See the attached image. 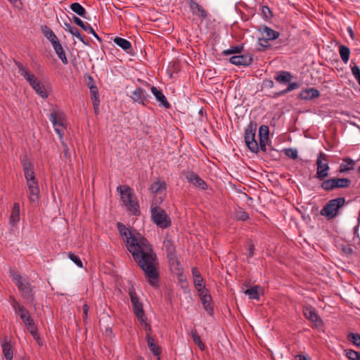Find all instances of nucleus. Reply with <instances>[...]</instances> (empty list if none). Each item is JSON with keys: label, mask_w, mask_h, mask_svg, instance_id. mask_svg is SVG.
<instances>
[{"label": "nucleus", "mask_w": 360, "mask_h": 360, "mask_svg": "<svg viewBox=\"0 0 360 360\" xmlns=\"http://www.w3.org/2000/svg\"><path fill=\"white\" fill-rule=\"evenodd\" d=\"M129 295L130 297V300L131 302L133 311L135 314L144 311L143 308V304L141 302L138 295L136 292V290L134 288H131L129 290Z\"/></svg>", "instance_id": "nucleus-15"}, {"label": "nucleus", "mask_w": 360, "mask_h": 360, "mask_svg": "<svg viewBox=\"0 0 360 360\" xmlns=\"http://www.w3.org/2000/svg\"><path fill=\"white\" fill-rule=\"evenodd\" d=\"M130 98L134 102L146 106L149 103L150 96L143 88L137 87L131 91Z\"/></svg>", "instance_id": "nucleus-13"}, {"label": "nucleus", "mask_w": 360, "mask_h": 360, "mask_svg": "<svg viewBox=\"0 0 360 360\" xmlns=\"http://www.w3.org/2000/svg\"><path fill=\"white\" fill-rule=\"evenodd\" d=\"M348 341L354 346L360 349V334L356 333H349L347 335Z\"/></svg>", "instance_id": "nucleus-38"}, {"label": "nucleus", "mask_w": 360, "mask_h": 360, "mask_svg": "<svg viewBox=\"0 0 360 360\" xmlns=\"http://www.w3.org/2000/svg\"><path fill=\"white\" fill-rule=\"evenodd\" d=\"M89 90H90V94H91V101H95V103L96 105L98 101H100L99 96H98V88L96 85L91 84Z\"/></svg>", "instance_id": "nucleus-43"}, {"label": "nucleus", "mask_w": 360, "mask_h": 360, "mask_svg": "<svg viewBox=\"0 0 360 360\" xmlns=\"http://www.w3.org/2000/svg\"><path fill=\"white\" fill-rule=\"evenodd\" d=\"M248 257H253L254 251H255V245H254V244H252V243L248 244Z\"/></svg>", "instance_id": "nucleus-57"}, {"label": "nucleus", "mask_w": 360, "mask_h": 360, "mask_svg": "<svg viewBox=\"0 0 360 360\" xmlns=\"http://www.w3.org/2000/svg\"><path fill=\"white\" fill-rule=\"evenodd\" d=\"M203 281H203L202 277L200 278H194L193 279V283H194L195 287L196 288V290L198 289H200L201 288L205 287L204 285Z\"/></svg>", "instance_id": "nucleus-51"}, {"label": "nucleus", "mask_w": 360, "mask_h": 360, "mask_svg": "<svg viewBox=\"0 0 360 360\" xmlns=\"http://www.w3.org/2000/svg\"><path fill=\"white\" fill-rule=\"evenodd\" d=\"M150 212L153 222L158 227L166 229L171 226L172 222L169 216L161 207L151 206Z\"/></svg>", "instance_id": "nucleus-7"}, {"label": "nucleus", "mask_w": 360, "mask_h": 360, "mask_svg": "<svg viewBox=\"0 0 360 360\" xmlns=\"http://www.w3.org/2000/svg\"><path fill=\"white\" fill-rule=\"evenodd\" d=\"M263 86L265 87V88H273L274 86V83L272 80L271 79H265L263 81Z\"/></svg>", "instance_id": "nucleus-59"}, {"label": "nucleus", "mask_w": 360, "mask_h": 360, "mask_svg": "<svg viewBox=\"0 0 360 360\" xmlns=\"http://www.w3.org/2000/svg\"><path fill=\"white\" fill-rule=\"evenodd\" d=\"M117 227L124 239L128 251L143 271L148 282L153 287H158L159 274L158 262L155 253L146 238L135 230H129L124 224L118 222Z\"/></svg>", "instance_id": "nucleus-1"}, {"label": "nucleus", "mask_w": 360, "mask_h": 360, "mask_svg": "<svg viewBox=\"0 0 360 360\" xmlns=\"http://www.w3.org/2000/svg\"><path fill=\"white\" fill-rule=\"evenodd\" d=\"M192 339L200 350L203 351L205 349V346L195 330L192 331Z\"/></svg>", "instance_id": "nucleus-41"}, {"label": "nucleus", "mask_w": 360, "mask_h": 360, "mask_svg": "<svg viewBox=\"0 0 360 360\" xmlns=\"http://www.w3.org/2000/svg\"><path fill=\"white\" fill-rule=\"evenodd\" d=\"M65 31L70 32L72 36L76 37L80 41L84 43V44H87V42L85 41L84 37L81 34L79 30L72 26L70 23H65Z\"/></svg>", "instance_id": "nucleus-30"}, {"label": "nucleus", "mask_w": 360, "mask_h": 360, "mask_svg": "<svg viewBox=\"0 0 360 360\" xmlns=\"http://www.w3.org/2000/svg\"><path fill=\"white\" fill-rule=\"evenodd\" d=\"M92 104H93V106H94V109L95 110V113L98 114V111H99L100 101H98L96 105L95 101H92Z\"/></svg>", "instance_id": "nucleus-63"}, {"label": "nucleus", "mask_w": 360, "mask_h": 360, "mask_svg": "<svg viewBox=\"0 0 360 360\" xmlns=\"http://www.w3.org/2000/svg\"><path fill=\"white\" fill-rule=\"evenodd\" d=\"M49 120L54 127L56 133L58 135L60 140L63 141L64 130L65 129L64 124V113L60 110H54L50 114Z\"/></svg>", "instance_id": "nucleus-9"}, {"label": "nucleus", "mask_w": 360, "mask_h": 360, "mask_svg": "<svg viewBox=\"0 0 360 360\" xmlns=\"http://www.w3.org/2000/svg\"><path fill=\"white\" fill-rule=\"evenodd\" d=\"M259 136L264 139H269V127L266 125L260 126L259 129Z\"/></svg>", "instance_id": "nucleus-47"}, {"label": "nucleus", "mask_w": 360, "mask_h": 360, "mask_svg": "<svg viewBox=\"0 0 360 360\" xmlns=\"http://www.w3.org/2000/svg\"><path fill=\"white\" fill-rule=\"evenodd\" d=\"M150 191L155 194L165 195L167 184L165 181H157L153 182L150 187Z\"/></svg>", "instance_id": "nucleus-25"}, {"label": "nucleus", "mask_w": 360, "mask_h": 360, "mask_svg": "<svg viewBox=\"0 0 360 360\" xmlns=\"http://www.w3.org/2000/svg\"><path fill=\"white\" fill-rule=\"evenodd\" d=\"M2 352L6 360H13V347L10 341L5 339L1 343Z\"/></svg>", "instance_id": "nucleus-23"}, {"label": "nucleus", "mask_w": 360, "mask_h": 360, "mask_svg": "<svg viewBox=\"0 0 360 360\" xmlns=\"http://www.w3.org/2000/svg\"><path fill=\"white\" fill-rule=\"evenodd\" d=\"M152 94L156 98V99L160 103V105L165 107L168 109L171 107L170 103L167 101V98L163 94L161 90L158 89L155 86H152L150 88Z\"/></svg>", "instance_id": "nucleus-20"}, {"label": "nucleus", "mask_w": 360, "mask_h": 360, "mask_svg": "<svg viewBox=\"0 0 360 360\" xmlns=\"http://www.w3.org/2000/svg\"><path fill=\"white\" fill-rule=\"evenodd\" d=\"M303 314L306 319L310 321L316 327H320L323 325L321 319L316 312L315 308L310 305H307L303 307Z\"/></svg>", "instance_id": "nucleus-14"}, {"label": "nucleus", "mask_w": 360, "mask_h": 360, "mask_svg": "<svg viewBox=\"0 0 360 360\" xmlns=\"http://www.w3.org/2000/svg\"><path fill=\"white\" fill-rule=\"evenodd\" d=\"M321 188L325 191H331L335 188V179L334 178H330L328 179L322 180Z\"/></svg>", "instance_id": "nucleus-37"}, {"label": "nucleus", "mask_w": 360, "mask_h": 360, "mask_svg": "<svg viewBox=\"0 0 360 360\" xmlns=\"http://www.w3.org/2000/svg\"><path fill=\"white\" fill-rule=\"evenodd\" d=\"M188 5L193 15H197L202 19H205L207 18L208 12L195 1L189 0Z\"/></svg>", "instance_id": "nucleus-18"}, {"label": "nucleus", "mask_w": 360, "mask_h": 360, "mask_svg": "<svg viewBox=\"0 0 360 360\" xmlns=\"http://www.w3.org/2000/svg\"><path fill=\"white\" fill-rule=\"evenodd\" d=\"M68 257L78 267H79V268H82L83 267L82 262V260L80 259V258L77 255H75L74 253H72V252H68Z\"/></svg>", "instance_id": "nucleus-46"}, {"label": "nucleus", "mask_w": 360, "mask_h": 360, "mask_svg": "<svg viewBox=\"0 0 360 360\" xmlns=\"http://www.w3.org/2000/svg\"><path fill=\"white\" fill-rule=\"evenodd\" d=\"M269 139H264L263 138H259V149L260 148L263 152H266V143L268 142Z\"/></svg>", "instance_id": "nucleus-53"}, {"label": "nucleus", "mask_w": 360, "mask_h": 360, "mask_svg": "<svg viewBox=\"0 0 360 360\" xmlns=\"http://www.w3.org/2000/svg\"><path fill=\"white\" fill-rule=\"evenodd\" d=\"M20 221V205L18 202L13 204L11 216H10V224L14 226Z\"/></svg>", "instance_id": "nucleus-27"}, {"label": "nucleus", "mask_w": 360, "mask_h": 360, "mask_svg": "<svg viewBox=\"0 0 360 360\" xmlns=\"http://www.w3.org/2000/svg\"><path fill=\"white\" fill-rule=\"evenodd\" d=\"M146 340L148 348L154 356H158L161 354V349L155 342V339L150 335H146Z\"/></svg>", "instance_id": "nucleus-21"}, {"label": "nucleus", "mask_w": 360, "mask_h": 360, "mask_svg": "<svg viewBox=\"0 0 360 360\" xmlns=\"http://www.w3.org/2000/svg\"><path fill=\"white\" fill-rule=\"evenodd\" d=\"M283 152L287 157L292 160H296L298 157L297 150L296 149L292 148H285L283 150Z\"/></svg>", "instance_id": "nucleus-45"}, {"label": "nucleus", "mask_w": 360, "mask_h": 360, "mask_svg": "<svg viewBox=\"0 0 360 360\" xmlns=\"http://www.w3.org/2000/svg\"><path fill=\"white\" fill-rule=\"evenodd\" d=\"M191 272H192V275L193 276V279L202 278L200 271H198V269L196 267H193L191 269Z\"/></svg>", "instance_id": "nucleus-60"}, {"label": "nucleus", "mask_w": 360, "mask_h": 360, "mask_svg": "<svg viewBox=\"0 0 360 360\" xmlns=\"http://www.w3.org/2000/svg\"><path fill=\"white\" fill-rule=\"evenodd\" d=\"M72 20L73 22L80 27H83L84 22L77 16L73 15L72 16Z\"/></svg>", "instance_id": "nucleus-56"}, {"label": "nucleus", "mask_w": 360, "mask_h": 360, "mask_svg": "<svg viewBox=\"0 0 360 360\" xmlns=\"http://www.w3.org/2000/svg\"><path fill=\"white\" fill-rule=\"evenodd\" d=\"M163 247L165 249L167 257L169 261L174 262L176 259V248L174 244V241L172 238L167 236L163 241Z\"/></svg>", "instance_id": "nucleus-17"}, {"label": "nucleus", "mask_w": 360, "mask_h": 360, "mask_svg": "<svg viewBox=\"0 0 360 360\" xmlns=\"http://www.w3.org/2000/svg\"><path fill=\"white\" fill-rule=\"evenodd\" d=\"M299 88V84L297 82H292V83H290L288 86V87L284 89L285 94H288V92L294 90V89H296Z\"/></svg>", "instance_id": "nucleus-52"}, {"label": "nucleus", "mask_w": 360, "mask_h": 360, "mask_svg": "<svg viewBox=\"0 0 360 360\" xmlns=\"http://www.w3.org/2000/svg\"><path fill=\"white\" fill-rule=\"evenodd\" d=\"M113 41L115 44L127 52L131 49V42L124 38L116 37L113 39Z\"/></svg>", "instance_id": "nucleus-31"}, {"label": "nucleus", "mask_w": 360, "mask_h": 360, "mask_svg": "<svg viewBox=\"0 0 360 360\" xmlns=\"http://www.w3.org/2000/svg\"><path fill=\"white\" fill-rule=\"evenodd\" d=\"M316 172L315 178L322 181L329 176L330 167L328 161V155L320 152L316 159Z\"/></svg>", "instance_id": "nucleus-8"}, {"label": "nucleus", "mask_w": 360, "mask_h": 360, "mask_svg": "<svg viewBox=\"0 0 360 360\" xmlns=\"http://www.w3.org/2000/svg\"><path fill=\"white\" fill-rule=\"evenodd\" d=\"M229 62L238 66H249L252 62V56L250 53L233 56L229 58Z\"/></svg>", "instance_id": "nucleus-16"}, {"label": "nucleus", "mask_w": 360, "mask_h": 360, "mask_svg": "<svg viewBox=\"0 0 360 360\" xmlns=\"http://www.w3.org/2000/svg\"><path fill=\"white\" fill-rule=\"evenodd\" d=\"M356 162L351 158L347 157L342 159V163L339 167L340 173H345L354 169Z\"/></svg>", "instance_id": "nucleus-22"}, {"label": "nucleus", "mask_w": 360, "mask_h": 360, "mask_svg": "<svg viewBox=\"0 0 360 360\" xmlns=\"http://www.w3.org/2000/svg\"><path fill=\"white\" fill-rule=\"evenodd\" d=\"M292 78V76L290 72L288 71H280L276 73V75L274 76V79L276 82H278L280 84H285L290 82L291 79Z\"/></svg>", "instance_id": "nucleus-28"}, {"label": "nucleus", "mask_w": 360, "mask_h": 360, "mask_svg": "<svg viewBox=\"0 0 360 360\" xmlns=\"http://www.w3.org/2000/svg\"><path fill=\"white\" fill-rule=\"evenodd\" d=\"M82 311H83V319L84 321H86L88 317V311H89V306L87 304H84L82 306Z\"/></svg>", "instance_id": "nucleus-58"}, {"label": "nucleus", "mask_w": 360, "mask_h": 360, "mask_svg": "<svg viewBox=\"0 0 360 360\" xmlns=\"http://www.w3.org/2000/svg\"><path fill=\"white\" fill-rule=\"evenodd\" d=\"M117 191L120 193L121 200L127 210L134 215H139V205L133 190L128 186H119Z\"/></svg>", "instance_id": "nucleus-5"}, {"label": "nucleus", "mask_w": 360, "mask_h": 360, "mask_svg": "<svg viewBox=\"0 0 360 360\" xmlns=\"http://www.w3.org/2000/svg\"><path fill=\"white\" fill-rule=\"evenodd\" d=\"M335 188H347L351 184V180L347 178H334Z\"/></svg>", "instance_id": "nucleus-35"}, {"label": "nucleus", "mask_w": 360, "mask_h": 360, "mask_svg": "<svg viewBox=\"0 0 360 360\" xmlns=\"http://www.w3.org/2000/svg\"><path fill=\"white\" fill-rule=\"evenodd\" d=\"M142 327L146 331V334L148 333L150 335V333L152 331V328L149 323L147 322L146 323H144V325H143Z\"/></svg>", "instance_id": "nucleus-61"}, {"label": "nucleus", "mask_w": 360, "mask_h": 360, "mask_svg": "<svg viewBox=\"0 0 360 360\" xmlns=\"http://www.w3.org/2000/svg\"><path fill=\"white\" fill-rule=\"evenodd\" d=\"M15 64L18 68V73L29 82L36 93L43 98H48L49 94L42 82L21 63L15 61Z\"/></svg>", "instance_id": "nucleus-4"}, {"label": "nucleus", "mask_w": 360, "mask_h": 360, "mask_svg": "<svg viewBox=\"0 0 360 360\" xmlns=\"http://www.w3.org/2000/svg\"><path fill=\"white\" fill-rule=\"evenodd\" d=\"M346 203L344 197H339L330 200L326 205L321 210V216L326 217L328 219H333L339 214V210L343 207Z\"/></svg>", "instance_id": "nucleus-6"}, {"label": "nucleus", "mask_w": 360, "mask_h": 360, "mask_svg": "<svg viewBox=\"0 0 360 360\" xmlns=\"http://www.w3.org/2000/svg\"><path fill=\"white\" fill-rule=\"evenodd\" d=\"M257 125L252 122L248 126L245 131V142L248 149L252 153L259 152V145L255 139Z\"/></svg>", "instance_id": "nucleus-10"}, {"label": "nucleus", "mask_w": 360, "mask_h": 360, "mask_svg": "<svg viewBox=\"0 0 360 360\" xmlns=\"http://www.w3.org/2000/svg\"><path fill=\"white\" fill-rule=\"evenodd\" d=\"M70 8L74 13H75L78 15L84 18H86V11L79 3H72L70 4Z\"/></svg>", "instance_id": "nucleus-33"}, {"label": "nucleus", "mask_w": 360, "mask_h": 360, "mask_svg": "<svg viewBox=\"0 0 360 360\" xmlns=\"http://www.w3.org/2000/svg\"><path fill=\"white\" fill-rule=\"evenodd\" d=\"M352 73L356 80L357 81L358 84L360 86V68L358 65H354L351 68Z\"/></svg>", "instance_id": "nucleus-48"}, {"label": "nucleus", "mask_w": 360, "mask_h": 360, "mask_svg": "<svg viewBox=\"0 0 360 360\" xmlns=\"http://www.w3.org/2000/svg\"><path fill=\"white\" fill-rule=\"evenodd\" d=\"M261 32L266 40H274L279 37V32L274 31L273 29L267 26L262 27Z\"/></svg>", "instance_id": "nucleus-29"}, {"label": "nucleus", "mask_w": 360, "mask_h": 360, "mask_svg": "<svg viewBox=\"0 0 360 360\" xmlns=\"http://www.w3.org/2000/svg\"><path fill=\"white\" fill-rule=\"evenodd\" d=\"M243 49V46H240V45L234 46L231 47L230 49L224 50L222 51V55L229 56V55H231V54L240 53L242 52Z\"/></svg>", "instance_id": "nucleus-42"}, {"label": "nucleus", "mask_w": 360, "mask_h": 360, "mask_svg": "<svg viewBox=\"0 0 360 360\" xmlns=\"http://www.w3.org/2000/svg\"><path fill=\"white\" fill-rule=\"evenodd\" d=\"M320 96V92L318 89L311 87L300 91L299 98L301 100L309 101Z\"/></svg>", "instance_id": "nucleus-19"}, {"label": "nucleus", "mask_w": 360, "mask_h": 360, "mask_svg": "<svg viewBox=\"0 0 360 360\" xmlns=\"http://www.w3.org/2000/svg\"><path fill=\"white\" fill-rule=\"evenodd\" d=\"M204 309L207 312L208 314L212 315L214 312V309L212 305V299L211 295L204 296V297H201L200 299Z\"/></svg>", "instance_id": "nucleus-32"}, {"label": "nucleus", "mask_w": 360, "mask_h": 360, "mask_svg": "<svg viewBox=\"0 0 360 360\" xmlns=\"http://www.w3.org/2000/svg\"><path fill=\"white\" fill-rule=\"evenodd\" d=\"M52 46L55 51V53L58 56V57L61 60L63 64L68 65V60L66 57V54L64 51V49L62 46L61 44L60 43V41L52 44Z\"/></svg>", "instance_id": "nucleus-26"}, {"label": "nucleus", "mask_w": 360, "mask_h": 360, "mask_svg": "<svg viewBox=\"0 0 360 360\" xmlns=\"http://www.w3.org/2000/svg\"><path fill=\"white\" fill-rule=\"evenodd\" d=\"M81 28L88 33L94 34L95 30L91 27V25L87 22L84 23L83 27Z\"/></svg>", "instance_id": "nucleus-55"}, {"label": "nucleus", "mask_w": 360, "mask_h": 360, "mask_svg": "<svg viewBox=\"0 0 360 360\" xmlns=\"http://www.w3.org/2000/svg\"><path fill=\"white\" fill-rule=\"evenodd\" d=\"M135 316L138 319L141 326L147 323V318L144 311L135 314Z\"/></svg>", "instance_id": "nucleus-49"}, {"label": "nucleus", "mask_w": 360, "mask_h": 360, "mask_svg": "<svg viewBox=\"0 0 360 360\" xmlns=\"http://www.w3.org/2000/svg\"><path fill=\"white\" fill-rule=\"evenodd\" d=\"M338 50L340 58L343 63L345 64L347 63L349 59L350 49L347 46L341 44L338 46Z\"/></svg>", "instance_id": "nucleus-34"}, {"label": "nucleus", "mask_w": 360, "mask_h": 360, "mask_svg": "<svg viewBox=\"0 0 360 360\" xmlns=\"http://www.w3.org/2000/svg\"><path fill=\"white\" fill-rule=\"evenodd\" d=\"M26 326L27 330L32 335H36L38 332L37 326L34 323V319L32 318L29 321L24 323Z\"/></svg>", "instance_id": "nucleus-39"}, {"label": "nucleus", "mask_w": 360, "mask_h": 360, "mask_svg": "<svg viewBox=\"0 0 360 360\" xmlns=\"http://www.w3.org/2000/svg\"><path fill=\"white\" fill-rule=\"evenodd\" d=\"M22 169L28 188L29 200L32 203H37L39 200V188L33 165L29 161H23Z\"/></svg>", "instance_id": "nucleus-3"}, {"label": "nucleus", "mask_w": 360, "mask_h": 360, "mask_svg": "<svg viewBox=\"0 0 360 360\" xmlns=\"http://www.w3.org/2000/svg\"><path fill=\"white\" fill-rule=\"evenodd\" d=\"M40 29L44 36L51 42V45L59 41L56 34L46 25H41Z\"/></svg>", "instance_id": "nucleus-24"}, {"label": "nucleus", "mask_w": 360, "mask_h": 360, "mask_svg": "<svg viewBox=\"0 0 360 360\" xmlns=\"http://www.w3.org/2000/svg\"><path fill=\"white\" fill-rule=\"evenodd\" d=\"M182 175L188 183L192 184L195 187L202 191L207 189L208 186L207 183L195 172L193 171H183Z\"/></svg>", "instance_id": "nucleus-12"}, {"label": "nucleus", "mask_w": 360, "mask_h": 360, "mask_svg": "<svg viewBox=\"0 0 360 360\" xmlns=\"http://www.w3.org/2000/svg\"><path fill=\"white\" fill-rule=\"evenodd\" d=\"M262 12L266 18H270L273 16V13H272L271 11L267 6H262Z\"/></svg>", "instance_id": "nucleus-50"}, {"label": "nucleus", "mask_w": 360, "mask_h": 360, "mask_svg": "<svg viewBox=\"0 0 360 360\" xmlns=\"http://www.w3.org/2000/svg\"><path fill=\"white\" fill-rule=\"evenodd\" d=\"M345 356L349 360H360V352L352 349H346L344 350Z\"/></svg>", "instance_id": "nucleus-40"}, {"label": "nucleus", "mask_w": 360, "mask_h": 360, "mask_svg": "<svg viewBox=\"0 0 360 360\" xmlns=\"http://www.w3.org/2000/svg\"><path fill=\"white\" fill-rule=\"evenodd\" d=\"M236 219L240 221H247L249 219V214L243 209H239L236 213Z\"/></svg>", "instance_id": "nucleus-44"}, {"label": "nucleus", "mask_w": 360, "mask_h": 360, "mask_svg": "<svg viewBox=\"0 0 360 360\" xmlns=\"http://www.w3.org/2000/svg\"><path fill=\"white\" fill-rule=\"evenodd\" d=\"M284 94H285L284 90H282L281 91L274 93V95L272 96V98H278V97H279L281 96H283Z\"/></svg>", "instance_id": "nucleus-64"}, {"label": "nucleus", "mask_w": 360, "mask_h": 360, "mask_svg": "<svg viewBox=\"0 0 360 360\" xmlns=\"http://www.w3.org/2000/svg\"><path fill=\"white\" fill-rule=\"evenodd\" d=\"M295 360H310V358L302 354H297L295 356Z\"/></svg>", "instance_id": "nucleus-62"}, {"label": "nucleus", "mask_w": 360, "mask_h": 360, "mask_svg": "<svg viewBox=\"0 0 360 360\" xmlns=\"http://www.w3.org/2000/svg\"><path fill=\"white\" fill-rule=\"evenodd\" d=\"M8 276L15 283L21 296L27 302L32 304L34 302V286H33L29 281L27 276H23L18 271L10 269Z\"/></svg>", "instance_id": "nucleus-2"}, {"label": "nucleus", "mask_w": 360, "mask_h": 360, "mask_svg": "<svg viewBox=\"0 0 360 360\" xmlns=\"http://www.w3.org/2000/svg\"><path fill=\"white\" fill-rule=\"evenodd\" d=\"M9 302L16 315H18L23 323L32 319L30 312L13 295L9 296Z\"/></svg>", "instance_id": "nucleus-11"}, {"label": "nucleus", "mask_w": 360, "mask_h": 360, "mask_svg": "<svg viewBox=\"0 0 360 360\" xmlns=\"http://www.w3.org/2000/svg\"><path fill=\"white\" fill-rule=\"evenodd\" d=\"M197 291L199 293L200 298L204 297V296H208L210 295L209 290L205 288H201L200 289L197 290Z\"/></svg>", "instance_id": "nucleus-54"}, {"label": "nucleus", "mask_w": 360, "mask_h": 360, "mask_svg": "<svg viewBox=\"0 0 360 360\" xmlns=\"http://www.w3.org/2000/svg\"><path fill=\"white\" fill-rule=\"evenodd\" d=\"M260 287L259 285H255L249 289H247L245 291V294L248 295L249 298L251 300H259V289Z\"/></svg>", "instance_id": "nucleus-36"}]
</instances>
